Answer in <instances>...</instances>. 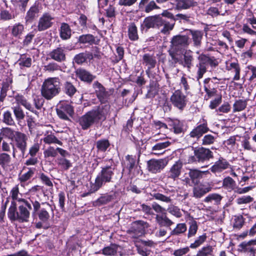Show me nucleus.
Masks as SVG:
<instances>
[{"label":"nucleus","mask_w":256,"mask_h":256,"mask_svg":"<svg viewBox=\"0 0 256 256\" xmlns=\"http://www.w3.org/2000/svg\"><path fill=\"white\" fill-rule=\"evenodd\" d=\"M107 114L108 109L106 106H98L82 116L78 120L79 124L82 130H87L94 124L104 120Z\"/></svg>","instance_id":"nucleus-1"},{"label":"nucleus","mask_w":256,"mask_h":256,"mask_svg":"<svg viewBox=\"0 0 256 256\" xmlns=\"http://www.w3.org/2000/svg\"><path fill=\"white\" fill-rule=\"evenodd\" d=\"M30 210L24 203L20 204L17 209L16 203L11 202L8 209V216L12 222H28L30 216Z\"/></svg>","instance_id":"nucleus-2"},{"label":"nucleus","mask_w":256,"mask_h":256,"mask_svg":"<svg viewBox=\"0 0 256 256\" xmlns=\"http://www.w3.org/2000/svg\"><path fill=\"white\" fill-rule=\"evenodd\" d=\"M60 83L58 78H49L43 82L41 88L42 96L50 100L58 95L60 91Z\"/></svg>","instance_id":"nucleus-3"},{"label":"nucleus","mask_w":256,"mask_h":256,"mask_svg":"<svg viewBox=\"0 0 256 256\" xmlns=\"http://www.w3.org/2000/svg\"><path fill=\"white\" fill-rule=\"evenodd\" d=\"M114 169L110 166L102 168L101 171L97 175L94 183L90 186V192H94L98 190L103 185L112 181L114 174Z\"/></svg>","instance_id":"nucleus-4"},{"label":"nucleus","mask_w":256,"mask_h":256,"mask_svg":"<svg viewBox=\"0 0 256 256\" xmlns=\"http://www.w3.org/2000/svg\"><path fill=\"white\" fill-rule=\"evenodd\" d=\"M198 63L196 67V78L198 80L202 78L204 74L206 72L207 66L209 64L211 67H216L218 64V62L214 56H210L204 54H200L198 57Z\"/></svg>","instance_id":"nucleus-5"},{"label":"nucleus","mask_w":256,"mask_h":256,"mask_svg":"<svg viewBox=\"0 0 256 256\" xmlns=\"http://www.w3.org/2000/svg\"><path fill=\"white\" fill-rule=\"evenodd\" d=\"M28 136L20 132H16V137L12 140V156L16 158L17 149L20 151L22 156L24 158L26 150Z\"/></svg>","instance_id":"nucleus-6"},{"label":"nucleus","mask_w":256,"mask_h":256,"mask_svg":"<svg viewBox=\"0 0 256 256\" xmlns=\"http://www.w3.org/2000/svg\"><path fill=\"white\" fill-rule=\"evenodd\" d=\"M138 162V159L136 160V156L127 155L126 156L124 170H128L129 177L132 178L139 174H142L140 167L136 164Z\"/></svg>","instance_id":"nucleus-7"},{"label":"nucleus","mask_w":256,"mask_h":256,"mask_svg":"<svg viewBox=\"0 0 256 256\" xmlns=\"http://www.w3.org/2000/svg\"><path fill=\"white\" fill-rule=\"evenodd\" d=\"M170 100L173 106L180 110L184 108L188 102L186 96L180 90H175Z\"/></svg>","instance_id":"nucleus-8"},{"label":"nucleus","mask_w":256,"mask_h":256,"mask_svg":"<svg viewBox=\"0 0 256 256\" xmlns=\"http://www.w3.org/2000/svg\"><path fill=\"white\" fill-rule=\"evenodd\" d=\"M56 112L60 118L68 120V116H72L74 114V108L67 102H60L56 108Z\"/></svg>","instance_id":"nucleus-9"},{"label":"nucleus","mask_w":256,"mask_h":256,"mask_svg":"<svg viewBox=\"0 0 256 256\" xmlns=\"http://www.w3.org/2000/svg\"><path fill=\"white\" fill-rule=\"evenodd\" d=\"M230 166L229 162L226 159L220 156L214 162L210 170L212 173L217 174L222 173Z\"/></svg>","instance_id":"nucleus-10"},{"label":"nucleus","mask_w":256,"mask_h":256,"mask_svg":"<svg viewBox=\"0 0 256 256\" xmlns=\"http://www.w3.org/2000/svg\"><path fill=\"white\" fill-rule=\"evenodd\" d=\"M172 46L175 50H180L189 44V38L186 35L174 36L171 40Z\"/></svg>","instance_id":"nucleus-11"},{"label":"nucleus","mask_w":256,"mask_h":256,"mask_svg":"<svg viewBox=\"0 0 256 256\" xmlns=\"http://www.w3.org/2000/svg\"><path fill=\"white\" fill-rule=\"evenodd\" d=\"M54 18L49 13H44L39 18L38 29L42 32L51 27L53 24Z\"/></svg>","instance_id":"nucleus-12"},{"label":"nucleus","mask_w":256,"mask_h":256,"mask_svg":"<svg viewBox=\"0 0 256 256\" xmlns=\"http://www.w3.org/2000/svg\"><path fill=\"white\" fill-rule=\"evenodd\" d=\"M167 164V162L164 159L150 160L148 162V168L150 172L152 173L160 172Z\"/></svg>","instance_id":"nucleus-13"},{"label":"nucleus","mask_w":256,"mask_h":256,"mask_svg":"<svg viewBox=\"0 0 256 256\" xmlns=\"http://www.w3.org/2000/svg\"><path fill=\"white\" fill-rule=\"evenodd\" d=\"M196 160L198 162H204L209 160L213 157L212 152L209 149L203 147L196 149L194 150Z\"/></svg>","instance_id":"nucleus-14"},{"label":"nucleus","mask_w":256,"mask_h":256,"mask_svg":"<svg viewBox=\"0 0 256 256\" xmlns=\"http://www.w3.org/2000/svg\"><path fill=\"white\" fill-rule=\"evenodd\" d=\"M10 196L12 199V202H14L16 203V201L24 203L25 204L30 210L32 209V205L30 202L24 198H20L21 194L19 192V188L18 185L14 186L10 191Z\"/></svg>","instance_id":"nucleus-15"},{"label":"nucleus","mask_w":256,"mask_h":256,"mask_svg":"<svg viewBox=\"0 0 256 256\" xmlns=\"http://www.w3.org/2000/svg\"><path fill=\"white\" fill-rule=\"evenodd\" d=\"M209 130L206 122L198 124L190 133L191 138L198 139Z\"/></svg>","instance_id":"nucleus-16"},{"label":"nucleus","mask_w":256,"mask_h":256,"mask_svg":"<svg viewBox=\"0 0 256 256\" xmlns=\"http://www.w3.org/2000/svg\"><path fill=\"white\" fill-rule=\"evenodd\" d=\"M8 28L11 36L17 38H21L25 30L24 26L20 22L15 23Z\"/></svg>","instance_id":"nucleus-17"},{"label":"nucleus","mask_w":256,"mask_h":256,"mask_svg":"<svg viewBox=\"0 0 256 256\" xmlns=\"http://www.w3.org/2000/svg\"><path fill=\"white\" fill-rule=\"evenodd\" d=\"M140 0L138 4L140 10H144L146 13H149L154 10L160 9V8L156 4L154 0Z\"/></svg>","instance_id":"nucleus-18"},{"label":"nucleus","mask_w":256,"mask_h":256,"mask_svg":"<svg viewBox=\"0 0 256 256\" xmlns=\"http://www.w3.org/2000/svg\"><path fill=\"white\" fill-rule=\"evenodd\" d=\"M211 187L200 184L193 188L192 196L196 198H200L211 190Z\"/></svg>","instance_id":"nucleus-19"},{"label":"nucleus","mask_w":256,"mask_h":256,"mask_svg":"<svg viewBox=\"0 0 256 256\" xmlns=\"http://www.w3.org/2000/svg\"><path fill=\"white\" fill-rule=\"evenodd\" d=\"M226 69L235 74L233 78L234 80H238L240 79V68L236 60L232 62H226Z\"/></svg>","instance_id":"nucleus-20"},{"label":"nucleus","mask_w":256,"mask_h":256,"mask_svg":"<svg viewBox=\"0 0 256 256\" xmlns=\"http://www.w3.org/2000/svg\"><path fill=\"white\" fill-rule=\"evenodd\" d=\"M49 56L51 58L58 62H64L66 58L64 48L61 47L52 50Z\"/></svg>","instance_id":"nucleus-21"},{"label":"nucleus","mask_w":256,"mask_h":256,"mask_svg":"<svg viewBox=\"0 0 256 256\" xmlns=\"http://www.w3.org/2000/svg\"><path fill=\"white\" fill-rule=\"evenodd\" d=\"M182 166V162L180 161L176 162L167 173L168 178L174 180L177 178L180 174Z\"/></svg>","instance_id":"nucleus-22"},{"label":"nucleus","mask_w":256,"mask_h":256,"mask_svg":"<svg viewBox=\"0 0 256 256\" xmlns=\"http://www.w3.org/2000/svg\"><path fill=\"white\" fill-rule=\"evenodd\" d=\"M170 144V142L168 140L158 142L152 146V153L155 155L162 154L164 150L168 147Z\"/></svg>","instance_id":"nucleus-23"},{"label":"nucleus","mask_w":256,"mask_h":256,"mask_svg":"<svg viewBox=\"0 0 256 256\" xmlns=\"http://www.w3.org/2000/svg\"><path fill=\"white\" fill-rule=\"evenodd\" d=\"M156 63L154 56L149 54H146L142 56V64L148 67V70L150 71L154 68Z\"/></svg>","instance_id":"nucleus-24"},{"label":"nucleus","mask_w":256,"mask_h":256,"mask_svg":"<svg viewBox=\"0 0 256 256\" xmlns=\"http://www.w3.org/2000/svg\"><path fill=\"white\" fill-rule=\"evenodd\" d=\"M156 220L160 226L170 227L174 222L171 220L166 215V213L162 214H156Z\"/></svg>","instance_id":"nucleus-25"},{"label":"nucleus","mask_w":256,"mask_h":256,"mask_svg":"<svg viewBox=\"0 0 256 256\" xmlns=\"http://www.w3.org/2000/svg\"><path fill=\"white\" fill-rule=\"evenodd\" d=\"M94 88L95 89L98 98L102 102H104L105 101L107 96L104 88L98 82H94Z\"/></svg>","instance_id":"nucleus-26"},{"label":"nucleus","mask_w":256,"mask_h":256,"mask_svg":"<svg viewBox=\"0 0 256 256\" xmlns=\"http://www.w3.org/2000/svg\"><path fill=\"white\" fill-rule=\"evenodd\" d=\"M209 174L208 170L201 171L197 170H190L189 176L192 180V183L197 184L199 180L202 178L204 174Z\"/></svg>","instance_id":"nucleus-27"},{"label":"nucleus","mask_w":256,"mask_h":256,"mask_svg":"<svg viewBox=\"0 0 256 256\" xmlns=\"http://www.w3.org/2000/svg\"><path fill=\"white\" fill-rule=\"evenodd\" d=\"M76 72V76L82 81L91 82L94 78V76L84 69H78Z\"/></svg>","instance_id":"nucleus-28"},{"label":"nucleus","mask_w":256,"mask_h":256,"mask_svg":"<svg viewBox=\"0 0 256 256\" xmlns=\"http://www.w3.org/2000/svg\"><path fill=\"white\" fill-rule=\"evenodd\" d=\"M39 12L38 6L36 4L30 8L27 12L25 16V20L26 22H31L36 17Z\"/></svg>","instance_id":"nucleus-29"},{"label":"nucleus","mask_w":256,"mask_h":256,"mask_svg":"<svg viewBox=\"0 0 256 256\" xmlns=\"http://www.w3.org/2000/svg\"><path fill=\"white\" fill-rule=\"evenodd\" d=\"M194 60L192 52L190 50L186 51L184 56L183 60L182 62V65L190 70L193 66L192 62Z\"/></svg>","instance_id":"nucleus-30"},{"label":"nucleus","mask_w":256,"mask_h":256,"mask_svg":"<svg viewBox=\"0 0 256 256\" xmlns=\"http://www.w3.org/2000/svg\"><path fill=\"white\" fill-rule=\"evenodd\" d=\"M28 171L18 176V180L22 186H23L26 182L30 180L33 176L36 171V168H28Z\"/></svg>","instance_id":"nucleus-31"},{"label":"nucleus","mask_w":256,"mask_h":256,"mask_svg":"<svg viewBox=\"0 0 256 256\" xmlns=\"http://www.w3.org/2000/svg\"><path fill=\"white\" fill-rule=\"evenodd\" d=\"M118 246L116 244H112L109 246L104 247L100 251L96 252V254H102L106 256H114L118 250Z\"/></svg>","instance_id":"nucleus-32"},{"label":"nucleus","mask_w":256,"mask_h":256,"mask_svg":"<svg viewBox=\"0 0 256 256\" xmlns=\"http://www.w3.org/2000/svg\"><path fill=\"white\" fill-rule=\"evenodd\" d=\"M114 198L112 195L109 194H104L102 195L98 198L94 202V206H100L106 204L111 202Z\"/></svg>","instance_id":"nucleus-33"},{"label":"nucleus","mask_w":256,"mask_h":256,"mask_svg":"<svg viewBox=\"0 0 256 256\" xmlns=\"http://www.w3.org/2000/svg\"><path fill=\"white\" fill-rule=\"evenodd\" d=\"M170 126L172 127L174 134H180L184 132L183 123L178 120L176 119L170 120Z\"/></svg>","instance_id":"nucleus-34"},{"label":"nucleus","mask_w":256,"mask_h":256,"mask_svg":"<svg viewBox=\"0 0 256 256\" xmlns=\"http://www.w3.org/2000/svg\"><path fill=\"white\" fill-rule=\"evenodd\" d=\"M72 30L68 24L62 23L60 29V36L62 40H68L70 38Z\"/></svg>","instance_id":"nucleus-35"},{"label":"nucleus","mask_w":256,"mask_h":256,"mask_svg":"<svg viewBox=\"0 0 256 256\" xmlns=\"http://www.w3.org/2000/svg\"><path fill=\"white\" fill-rule=\"evenodd\" d=\"M110 146V143L107 139L99 140L96 142V148L98 153L104 152Z\"/></svg>","instance_id":"nucleus-36"},{"label":"nucleus","mask_w":256,"mask_h":256,"mask_svg":"<svg viewBox=\"0 0 256 256\" xmlns=\"http://www.w3.org/2000/svg\"><path fill=\"white\" fill-rule=\"evenodd\" d=\"M222 197L219 194L212 193L209 194L204 200V202L206 203H214V204H218L220 202Z\"/></svg>","instance_id":"nucleus-37"},{"label":"nucleus","mask_w":256,"mask_h":256,"mask_svg":"<svg viewBox=\"0 0 256 256\" xmlns=\"http://www.w3.org/2000/svg\"><path fill=\"white\" fill-rule=\"evenodd\" d=\"M128 36L131 40H136L138 38L137 28L133 22L130 23L128 26Z\"/></svg>","instance_id":"nucleus-38"},{"label":"nucleus","mask_w":256,"mask_h":256,"mask_svg":"<svg viewBox=\"0 0 256 256\" xmlns=\"http://www.w3.org/2000/svg\"><path fill=\"white\" fill-rule=\"evenodd\" d=\"M16 64L18 65L20 68L24 67L29 68L32 64V59L25 55H22L17 61Z\"/></svg>","instance_id":"nucleus-39"},{"label":"nucleus","mask_w":256,"mask_h":256,"mask_svg":"<svg viewBox=\"0 0 256 256\" xmlns=\"http://www.w3.org/2000/svg\"><path fill=\"white\" fill-rule=\"evenodd\" d=\"M189 33L192 36L194 46L196 47L200 46L202 36V32L198 30L192 31L190 30H189Z\"/></svg>","instance_id":"nucleus-40"},{"label":"nucleus","mask_w":256,"mask_h":256,"mask_svg":"<svg viewBox=\"0 0 256 256\" xmlns=\"http://www.w3.org/2000/svg\"><path fill=\"white\" fill-rule=\"evenodd\" d=\"M213 250L212 246H204L198 250L196 256H213Z\"/></svg>","instance_id":"nucleus-41"},{"label":"nucleus","mask_w":256,"mask_h":256,"mask_svg":"<svg viewBox=\"0 0 256 256\" xmlns=\"http://www.w3.org/2000/svg\"><path fill=\"white\" fill-rule=\"evenodd\" d=\"M57 163L58 167L62 170H68L72 166V164L70 161L64 158H58Z\"/></svg>","instance_id":"nucleus-42"},{"label":"nucleus","mask_w":256,"mask_h":256,"mask_svg":"<svg viewBox=\"0 0 256 256\" xmlns=\"http://www.w3.org/2000/svg\"><path fill=\"white\" fill-rule=\"evenodd\" d=\"M16 132L10 128H3L0 130V134L2 136L12 140L16 137Z\"/></svg>","instance_id":"nucleus-43"},{"label":"nucleus","mask_w":256,"mask_h":256,"mask_svg":"<svg viewBox=\"0 0 256 256\" xmlns=\"http://www.w3.org/2000/svg\"><path fill=\"white\" fill-rule=\"evenodd\" d=\"M36 213L38 214V218L40 221L43 222L44 224L48 223V222L50 219V216L46 208H41Z\"/></svg>","instance_id":"nucleus-44"},{"label":"nucleus","mask_w":256,"mask_h":256,"mask_svg":"<svg viewBox=\"0 0 256 256\" xmlns=\"http://www.w3.org/2000/svg\"><path fill=\"white\" fill-rule=\"evenodd\" d=\"M44 142L46 144H56L60 146L62 145V142L58 140L54 134H50L45 136L43 138Z\"/></svg>","instance_id":"nucleus-45"},{"label":"nucleus","mask_w":256,"mask_h":256,"mask_svg":"<svg viewBox=\"0 0 256 256\" xmlns=\"http://www.w3.org/2000/svg\"><path fill=\"white\" fill-rule=\"evenodd\" d=\"M142 27L144 28H146V30L150 28H156L154 16H148L145 18L144 20Z\"/></svg>","instance_id":"nucleus-46"},{"label":"nucleus","mask_w":256,"mask_h":256,"mask_svg":"<svg viewBox=\"0 0 256 256\" xmlns=\"http://www.w3.org/2000/svg\"><path fill=\"white\" fill-rule=\"evenodd\" d=\"M186 224L184 223L177 224L176 227L170 232L171 236H178L184 233L186 230Z\"/></svg>","instance_id":"nucleus-47"},{"label":"nucleus","mask_w":256,"mask_h":256,"mask_svg":"<svg viewBox=\"0 0 256 256\" xmlns=\"http://www.w3.org/2000/svg\"><path fill=\"white\" fill-rule=\"evenodd\" d=\"M78 42L82 44H92L94 43L95 38L94 36L90 34L80 36L78 38Z\"/></svg>","instance_id":"nucleus-48"},{"label":"nucleus","mask_w":256,"mask_h":256,"mask_svg":"<svg viewBox=\"0 0 256 256\" xmlns=\"http://www.w3.org/2000/svg\"><path fill=\"white\" fill-rule=\"evenodd\" d=\"M254 200V198L250 196H242L238 197L236 200V202L238 205L246 204L251 203Z\"/></svg>","instance_id":"nucleus-49"},{"label":"nucleus","mask_w":256,"mask_h":256,"mask_svg":"<svg viewBox=\"0 0 256 256\" xmlns=\"http://www.w3.org/2000/svg\"><path fill=\"white\" fill-rule=\"evenodd\" d=\"M177 2V6L182 9H187L194 6L192 0H174Z\"/></svg>","instance_id":"nucleus-50"},{"label":"nucleus","mask_w":256,"mask_h":256,"mask_svg":"<svg viewBox=\"0 0 256 256\" xmlns=\"http://www.w3.org/2000/svg\"><path fill=\"white\" fill-rule=\"evenodd\" d=\"M236 182L234 180L230 177L227 176L224 178L222 182V186L224 188L228 190L234 189Z\"/></svg>","instance_id":"nucleus-51"},{"label":"nucleus","mask_w":256,"mask_h":256,"mask_svg":"<svg viewBox=\"0 0 256 256\" xmlns=\"http://www.w3.org/2000/svg\"><path fill=\"white\" fill-rule=\"evenodd\" d=\"M246 105L247 104L245 100H236L233 105V112H240L246 108Z\"/></svg>","instance_id":"nucleus-52"},{"label":"nucleus","mask_w":256,"mask_h":256,"mask_svg":"<svg viewBox=\"0 0 256 256\" xmlns=\"http://www.w3.org/2000/svg\"><path fill=\"white\" fill-rule=\"evenodd\" d=\"M224 5L223 4H221L220 6V8L216 7H210L208 10V14L212 16H216L219 14L224 15V12H226V10H224V12L222 13V8Z\"/></svg>","instance_id":"nucleus-53"},{"label":"nucleus","mask_w":256,"mask_h":256,"mask_svg":"<svg viewBox=\"0 0 256 256\" xmlns=\"http://www.w3.org/2000/svg\"><path fill=\"white\" fill-rule=\"evenodd\" d=\"M11 161L10 156L6 153L0 154V165L3 168L7 167L10 165Z\"/></svg>","instance_id":"nucleus-54"},{"label":"nucleus","mask_w":256,"mask_h":256,"mask_svg":"<svg viewBox=\"0 0 256 256\" xmlns=\"http://www.w3.org/2000/svg\"><path fill=\"white\" fill-rule=\"evenodd\" d=\"M16 100L18 104H20L24 106L26 109L34 112V108L32 104L28 102L22 96H18L16 98Z\"/></svg>","instance_id":"nucleus-55"},{"label":"nucleus","mask_w":256,"mask_h":256,"mask_svg":"<svg viewBox=\"0 0 256 256\" xmlns=\"http://www.w3.org/2000/svg\"><path fill=\"white\" fill-rule=\"evenodd\" d=\"M76 88L72 84V83L66 82L64 85V92L68 96H72L76 92Z\"/></svg>","instance_id":"nucleus-56"},{"label":"nucleus","mask_w":256,"mask_h":256,"mask_svg":"<svg viewBox=\"0 0 256 256\" xmlns=\"http://www.w3.org/2000/svg\"><path fill=\"white\" fill-rule=\"evenodd\" d=\"M39 178L44 184L50 188H52L53 184L48 176L46 175L44 173L42 172L39 174Z\"/></svg>","instance_id":"nucleus-57"},{"label":"nucleus","mask_w":256,"mask_h":256,"mask_svg":"<svg viewBox=\"0 0 256 256\" xmlns=\"http://www.w3.org/2000/svg\"><path fill=\"white\" fill-rule=\"evenodd\" d=\"M206 236L205 234L198 236L194 242L192 243L190 248H196L202 245L206 240Z\"/></svg>","instance_id":"nucleus-58"},{"label":"nucleus","mask_w":256,"mask_h":256,"mask_svg":"<svg viewBox=\"0 0 256 256\" xmlns=\"http://www.w3.org/2000/svg\"><path fill=\"white\" fill-rule=\"evenodd\" d=\"M40 144L38 142L32 144L28 149V155L30 156H36L40 150Z\"/></svg>","instance_id":"nucleus-59"},{"label":"nucleus","mask_w":256,"mask_h":256,"mask_svg":"<svg viewBox=\"0 0 256 256\" xmlns=\"http://www.w3.org/2000/svg\"><path fill=\"white\" fill-rule=\"evenodd\" d=\"M3 122L7 125L12 126L14 122L12 118V114L9 111L5 112L3 114Z\"/></svg>","instance_id":"nucleus-60"},{"label":"nucleus","mask_w":256,"mask_h":256,"mask_svg":"<svg viewBox=\"0 0 256 256\" xmlns=\"http://www.w3.org/2000/svg\"><path fill=\"white\" fill-rule=\"evenodd\" d=\"M0 18L3 20H10L15 18L16 16L7 10H2L0 14Z\"/></svg>","instance_id":"nucleus-61"},{"label":"nucleus","mask_w":256,"mask_h":256,"mask_svg":"<svg viewBox=\"0 0 256 256\" xmlns=\"http://www.w3.org/2000/svg\"><path fill=\"white\" fill-rule=\"evenodd\" d=\"M12 110L18 120H21L24 118L25 115L21 108L18 106H14L12 108Z\"/></svg>","instance_id":"nucleus-62"},{"label":"nucleus","mask_w":256,"mask_h":256,"mask_svg":"<svg viewBox=\"0 0 256 256\" xmlns=\"http://www.w3.org/2000/svg\"><path fill=\"white\" fill-rule=\"evenodd\" d=\"M216 136L208 134L204 136L202 138V144L204 146L210 145L214 143L216 140Z\"/></svg>","instance_id":"nucleus-63"},{"label":"nucleus","mask_w":256,"mask_h":256,"mask_svg":"<svg viewBox=\"0 0 256 256\" xmlns=\"http://www.w3.org/2000/svg\"><path fill=\"white\" fill-rule=\"evenodd\" d=\"M136 247L138 254L142 256H148L151 252V250L149 248L142 245H136Z\"/></svg>","instance_id":"nucleus-64"}]
</instances>
